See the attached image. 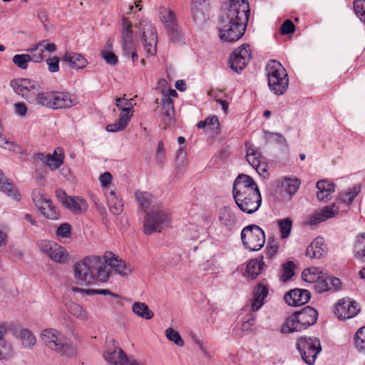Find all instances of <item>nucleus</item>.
Wrapping results in <instances>:
<instances>
[{
  "label": "nucleus",
  "mask_w": 365,
  "mask_h": 365,
  "mask_svg": "<svg viewBox=\"0 0 365 365\" xmlns=\"http://www.w3.org/2000/svg\"><path fill=\"white\" fill-rule=\"evenodd\" d=\"M108 267L121 276H125L132 271L131 268L118 256L111 252H106L103 257L88 256L83 261L76 262L75 277L82 284H92L96 281L106 282L110 277Z\"/></svg>",
  "instance_id": "1"
},
{
  "label": "nucleus",
  "mask_w": 365,
  "mask_h": 365,
  "mask_svg": "<svg viewBox=\"0 0 365 365\" xmlns=\"http://www.w3.org/2000/svg\"><path fill=\"white\" fill-rule=\"evenodd\" d=\"M250 13L247 0H229L225 3L217 25L220 38L227 43L240 39L245 32Z\"/></svg>",
  "instance_id": "2"
},
{
  "label": "nucleus",
  "mask_w": 365,
  "mask_h": 365,
  "mask_svg": "<svg viewBox=\"0 0 365 365\" xmlns=\"http://www.w3.org/2000/svg\"><path fill=\"white\" fill-rule=\"evenodd\" d=\"M232 194L239 209L247 214L255 212L262 204L259 189L250 175L240 174L236 178Z\"/></svg>",
  "instance_id": "3"
},
{
  "label": "nucleus",
  "mask_w": 365,
  "mask_h": 365,
  "mask_svg": "<svg viewBox=\"0 0 365 365\" xmlns=\"http://www.w3.org/2000/svg\"><path fill=\"white\" fill-rule=\"evenodd\" d=\"M41 338L44 344L61 356H73L76 349L71 339L56 329H46L41 331Z\"/></svg>",
  "instance_id": "4"
},
{
  "label": "nucleus",
  "mask_w": 365,
  "mask_h": 365,
  "mask_svg": "<svg viewBox=\"0 0 365 365\" xmlns=\"http://www.w3.org/2000/svg\"><path fill=\"white\" fill-rule=\"evenodd\" d=\"M318 319L317 311L309 306L292 314L282 326L281 332L284 334L301 331L316 324Z\"/></svg>",
  "instance_id": "5"
},
{
  "label": "nucleus",
  "mask_w": 365,
  "mask_h": 365,
  "mask_svg": "<svg viewBox=\"0 0 365 365\" xmlns=\"http://www.w3.org/2000/svg\"><path fill=\"white\" fill-rule=\"evenodd\" d=\"M296 347L302 359L308 365H313L322 351L320 340L314 336H301Z\"/></svg>",
  "instance_id": "6"
},
{
  "label": "nucleus",
  "mask_w": 365,
  "mask_h": 365,
  "mask_svg": "<svg viewBox=\"0 0 365 365\" xmlns=\"http://www.w3.org/2000/svg\"><path fill=\"white\" fill-rule=\"evenodd\" d=\"M241 240L246 249L251 251H258L264 245L265 233L258 225H249L242 229Z\"/></svg>",
  "instance_id": "7"
},
{
  "label": "nucleus",
  "mask_w": 365,
  "mask_h": 365,
  "mask_svg": "<svg viewBox=\"0 0 365 365\" xmlns=\"http://www.w3.org/2000/svg\"><path fill=\"white\" fill-rule=\"evenodd\" d=\"M170 222L169 215L162 210H156L146 214L143 222L144 232L146 235H151L155 232H160L168 227Z\"/></svg>",
  "instance_id": "8"
},
{
  "label": "nucleus",
  "mask_w": 365,
  "mask_h": 365,
  "mask_svg": "<svg viewBox=\"0 0 365 365\" xmlns=\"http://www.w3.org/2000/svg\"><path fill=\"white\" fill-rule=\"evenodd\" d=\"M10 86L16 94L30 102H33L34 96L41 90V86L37 81L29 78L11 80Z\"/></svg>",
  "instance_id": "9"
},
{
  "label": "nucleus",
  "mask_w": 365,
  "mask_h": 365,
  "mask_svg": "<svg viewBox=\"0 0 365 365\" xmlns=\"http://www.w3.org/2000/svg\"><path fill=\"white\" fill-rule=\"evenodd\" d=\"M38 247L42 252L57 263L65 264L70 259L68 252L54 242L43 240L38 243Z\"/></svg>",
  "instance_id": "10"
},
{
  "label": "nucleus",
  "mask_w": 365,
  "mask_h": 365,
  "mask_svg": "<svg viewBox=\"0 0 365 365\" xmlns=\"http://www.w3.org/2000/svg\"><path fill=\"white\" fill-rule=\"evenodd\" d=\"M56 196L64 207L76 215L86 212L88 208V205L83 197L69 196L61 188L56 190Z\"/></svg>",
  "instance_id": "11"
},
{
  "label": "nucleus",
  "mask_w": 365,
  "mask_h": 365,
  "mask_svg": "<svg viewBox=\"0 0 365 365\" xmlns=\"http://www.w3.org/2000/svg\"><path fill=\"white\" fill-rule=\"evenodd\" d=\"M251 58V51L248 44H243L236 48L230 57V68L240 73L247 66Z\"/></svg>",
  "instance_id": "12"
},
{
  "label": "nucleus",
  "mask_w": 365,
  "mask_h": 365,
  "mask_svg": "<svg viewBox=\"0 0 365 365\" xmlns=\"http://www.w3.org/2000/svg\"><path fill=\"white\" fill-rule=\"evenodd\" d=\"M160 14L161 21L167 29L170 40L174 42L179 41L180 33L175 12L170 9H163Z\"/></svg>",
  "instance_id": "13"
},
{
  "label": "nucleus",
  "mask_w": 365,
  "mask_h": 365,
  "mask_svg": "<svg viewBox=\"0 0 365 365\" xmlns=\"http://www.w3.org/2000/svg\"><path fill=\"white\" fill-rule=\"evenodd\" d=\"M359 310L358 303L350 299H342L336 304L334 314L339 319H346L356 316Z\"/></svg>",
  "instance_id": "14"
},
{
  "label": "nucleus",
  "mask_w": 365,
  "mask_h": 365,
  "mask_svg": "<svg viewBox=\"0 0 365 365\" xmlns=\"http://www.w3.org/2000/svg\"><path fill=\"white\" fill-rule=\"evenodd\" d=\"M210 0H192L191 13L195 22L199 24L205 23L209 18Z\"/></svg>",
  "instance_id": "15"
},
{
  "label": "nucleus",
  "mask_w": 365,
  "mask_h": 365,
  "mask_svg": "<svg viewBox=\"0 0 365 365\" xmlns=\"http://www.w3.org/2000/svg\"><path fill=\"white\" fill-rule=\"evenodd\" d=\"M63 150L61 148H57L52 155L44 154L43 153L36 154V159L43 162L51 170L58 168L63 164Z\"/></svg>",
  "instance_id": "16"
},
{
  "label": "nucleus",
  "mask_w": 365,
  "mask_h": 365,
  "mask_svg": "<svg viewBox=\"0 0 365 365\" xmlns=\"http://www.w3.org/2000/svg\"><path fill=\"white\" fill-rule=\"evenodd\" d=\"M311 298L307 289H294L285 294L284 299L289 306L297 307L307 304Z\"/></svg>",
  "instance_id": "17"
},
{
  "label": "nucleus",
  "mask_w": 365,
  "mask_h": 365,
  "mask_svg": "<svg viewBox=\"0 0 365 365\" xmlns=\"http://www.w3.org/2000/svg\"><path fill=\"white\" fill-rule=\"evenodd\" d=\"M339 213V207L336 203L327 205L321 210L317 211L313 215L310 216L309 224L315 225L324 222L329 218L334 217Z\"/></svg>",
  "instance_id": "18"
},
{
  "label": "nucleus",
  "mask_w": 365,
  "mask_h": 365,
  "mask_svg": "<svg viewBox=\"0 0 365 365\" xmlns=\"http://www.w3.org/2000/svg\"><path fill=\"white\" fill-rule=\"evenodd\" d=\"M62 61L73 69H82L88 64V61L82 54L72 51L66 52L62 57Z\"/></svg>",
  "instance_id": "19"
},
{
  "label": "nucleus",
  "mask_w": 365,
  "mask_h": 365,
  "mask_svg": "<svg viewBox=\"0 0 365 365\" xmlns=\"http://www.w3.org/2000/svg\"><path fill=\"white\" fill-rule=\"evenodd\" d=\"M340 284L341 282L338 278L324 276L323 273L317 282L314 284V289L317 292L322 293L331 289H336L339 287Z\"/></svg>",
  "instance_id": "20"
},
{
  "label": "nucleus",
  "mask_w": 365,
  "mask_h": 365,
  "mask_svg": "<svg viewBox=\"0 0 365 365\" xmlns=\"http://www.w3.org/2000/svg\"><path fill=\"white\" fill-rule=\"evenodd\" d=\"M316 187L318 189L317 197L319 201L327 202L331 200V194L335 190L334 182L327 180H322L317 182Z\"/></svg>",
  "instance_id": "21"
},
{
  "label": "nucleus",
  "mask_w": 365,
  "mask_h": 365,
  "mask_svg": "<svg viewBox=\"0 0 365 365\" xmlns=\"http://www.w3.org/2000/svg\"><path fill=\"white\" fill-rule=\"evenodd\" d=\"M75 105L71 96L66 92H53L52 109H62L72 107Z\"/></svg>",
  "instance_id": "22"
},
{
  "label": "nucleus",
  "mask_w": 365,
  "mask_h": 365,
  "mask_svg": "<svg viewBox=\"0 0 365 365\" xmlns=\"http://www.w3.org/2000/svg\"><path fill=\"white\" fill-rule=\"evenodd\" d=\"M105 359L111 365H130L133 360L129 361L127 355L122 349L111 351H107L103 354Z\"/></svg>",
  "instance_id": "23"
},
{
  "label": "nucleus",
  "mask_w": 365,
  "mask_h": 365,
  "mask_svg": "<svg viewBox=\"0 0 365 365\" xmlns=\"http://www.w3.org/2000/svg\"><path fill=\"white\" fill-rule=\"evenodd\" d=\"M266 76L268 81L275 80L282 77H288L285 68L282 64L274 60L269 61L265 68Z\"/></svg>",
  "instance_id": "24"
},
{
  "label": "nucleus",
  "mask_w": 365,
  "mask_h": 365,
  "mask_svg": "<svg viewBox=\"0 0 365 365\" xmlns=\"http://www.w3.org/2000/svg\"><path fill=\"white\" fill-rule=\"evenodd\" d=\"M219 220L227 230H232L237 224V217L230 207L225 206L219 210Z\"/></svg>",
  "instance_id": "25"
},
{
  "label": "nucleus",
  "mask_w": 365,
  "mask_h": 365,
  "mask_svg": "<svg viewBox=\"0 0 365 365\" xmlns=\"http://www.w3.org/2000/svg\"><path fill=\"white\" fill-rule=\"evenodd\" d=\"M267 287L259 284L254 289L251 309L253 312L259 310L264 304V299L268 294Z\"/></svg>",
  "instance_id": "26"
},
{
  "label": "nucleus",
  "mask_w": 365,
  "mask_h": 365,
  "mask_svg": "<svg viewBox=\"0 0 365 365\" xmlns=\"http://www.w3.org/2000/svg\"><path fill=\"white\" fill-rule=\"evenodd\" d=\"M123 29L121 31V37L123 41V50H129L133 48L132 38V24L125 17L122 19Z\"/></svg>",
  "instance_id": "27"
},
{
  "label": "nucleus",
  "mask_w": 365,
  "mask_h": 365,
  "mask_svg": "<svg viewBox=\"0 0 365 365\" xmlns=\"http://www.w3.org/2000/svg\"><path fill=\"white\" fill-rule=\"evenodd\" d=\"M324 239L322 237H317L307 247L306 255L310 258L319 259L324 253Z\"/></svg>",
  "instance_id": "28"
},
{
  "label": "nucleus",
  "mask_w": 365,
  "mask_h": 365,
  "mask_svg": "<svg viewBox=\"0 0 365 365\" xmlns=\"http://www.w3.org/2000/svg\"><path fill=\"white\" fill-rule=\"evenodd\" d=\"M163 115L165 117V123L168 125L174 122V105L172 98L168 95H163L161 99Z\"/></svg>",
  "instance_id": "29"
},
{
  "label": "nucleus",
  "mask_w": 365,
  "mask_h": 365,
  "mask_svg": "<svg viewBox=\"0 0 365 365\" xmlns=\"http://www.w3.org/2000/svg\"><path fill=\"white\" fill-rule=\"evenodd\" d=\"M0 190L6 193L9 197L14 198L15 200L19 201L21 199V196L18 192V190L14 185L10 182L4 175L3 172L0 170Z\"/></svg>",
  "instance_id": "30"
},
{
  "label": "nucleus",
  "mask_w": 365,
  "mask_h": 365,
  "mask_svg": "<svg viewBox=\"0 0 365 365\" xmlns=\"http://www.w3.org/2000/svg\"><path fill=\"white\" fill-rule=\"evenodd\" d=\"M106 198L110 211L113 215H120L123 210V205L122 202L118 199L115 192L110 190L106 194Z\"/></svg>",
  "instance_id": "31"
},
{
  "label": "nucleus",
  "mask_w": 365,
  "mask_h": 365,
  "mask_svg": "<svg viewBox=\"0 0 365 365\" xmlns=\"http://www.w3.org/2000/svg\"><path fill=\"white\" fill-rule=\"evenodd\" d=\"M268 86L270 90L276 95H282L287 90L289 86L288 77L275 78V80L268 81Z\"/></svg>",
  "instance_id": "32"
},
{
  "label": "nucleus",
  "mask_w": 365,
  "mask_h": 365,
  "mask_svg": "<svg viewBox=\"0 0 365 365\" xmlns=\"http://www.w3.org/2000/svg\"><path fill=\"white\" fill-rule=\"evenodd\" d=\"M141 40L145 42V45L153 46L157 44V33L155 29L151 24H145L143 26Z\"/></svg>",
  "instance_id": "33"
},
{
  "label": "nucleus",
  "mask_w": 365,
  "mask_h": 365,
  "mask_svg": "<svg viewBox=\"0 0 365 365\" xmlns=\"http://www.w3.org/2000/svg\"><path fill=\"white\" fill-rule=\"evenodd\" d=\"M38 210L41 214L48 219L55 220L59 218V212L53 205V202L50 199L44 201L43 204L38 208Z\"/></svg>",
  "instance_id": "34"
},
{
  "label": "nucleus",
  "mask_w": 365,
  "mask_h": 365,
  "mask_svg": "<svg viewBox=\"0 0 365 365\" xmlns=\"http://www.w3.org/2000/svg\"><path fill=\"white\" fill-rule=\"evenodd\" d=\"M132 310L135 315L147 320L151 319L154 317L153 312L144 302H134L132 306Z\"/></svg>",
  "instance_id": "35"
},
{
  "label": "nucleus",
  "mask_w": 365,
  "mask_h": 365,
  "mask_svg": "<svg viewBox=\"0 0 365 365\" xmlns=\"http://www.w3.org/2000/svg\"><path fill=\"white\" fill-rule=\"evenodd\" d=\"M281 185L287 194L292 196L297 192L300 185V180L297 178L284 177Z\"/></svg>",
  "instance_id": "36"
},
{
  "label": "nucleus",
  "mask_w": 365,
  "mask_h": 365,
  "mask_svg": "<svg viewBox=\"0 0 365 365\" xmlns=\"http://www.w3.org/2000/svg\"><path fill=\"white\" fill-rule=\"evenodd\" d=\"M264 265V263L262 261V258L261 259H251L247 264L246 273L252 278H255L262 272Z\"/></svg>",
  "instance_id": "37"
},
{
  "label": "nucleus",
  "mask_w": 365,
  "mask_h": 365,
  "mask_svg": "<svg viewBox=\"0 0 365 365\" xmlns=\"http://www.w3.org/2000/svg\"><path fill=\"white\" fill-rule=\"evenodd\" d=\"M322 274L323 272L319 267H311L303 270L302 278L305 282L316 284Z\"/></svg>",
  "instance_id": "38"
},
{
  "label": "nucleus",
  "mask_w": 365,
  "mask_h": 365,
  "mask_svg": "<svg viewBox=\"0 0 365 365\" xmlns=\"http://www.w3.org/2000/svg\"><path fill=\"white\" fill-rule=\"evenodd\" d=\"M115 106L121 110L120 115H128L131 119L133 115V103L130 100L125 98H118L115 99Z\"/></svg>",
  "instance_id": "39"
},
{
  "label": "nucleus",
  "mask_w": 365,
  "mask_h": 365,
  "mask_svg": "<svg viewBox=\"0 0 365 365\" xmlns=\"http://www.w3.org/2000/svg\"><path fill=\"white\" fill-rule=\"evenodd\" d=\"M354 257L365 262V233H361L356 237L354 247Z\"/></svg>",
  "instance_id": "40"
},
{
  "label": "nucleus",
  "mask_w": 365,
  "mask_h": 365,
  "mask_svg": "<svg viewBox=\"0 0 365 365\" xmlns=\"http://www.w3.org/2000/svg\"><path fill=\"white\" fill-rule=\"evenodd\" d=\"M130 120V119L128 118V115H119L118 120L115 123L108 124L106 129L108 132L111 133L123 131L125 129Z\"/></svg>",
  "instance_id": "41"
},
{
  "label": "nucleus",
  "mask_w": 365,
  "mask_h": 365,
  "mask_svg": "<svg viewBox=\"0 0 365 365\" xmlns=\"http://www.w3.org/2000/svg\"><path fill=\"white\" fill-rule=\"evenodd\" d=\"M53 92H40L36 94L33 102L43 107L52 108Z\"/></svg>",
  "instance_id": "42"
},
{
  "label": "nucleus",
  "mask_w": 365,
  "mask_h": 365,
  "mask_svg": "<svg viewBox=\"0 0 365 365\" xmlns=\"http://www.w3.org/2000/svg\"><path fill=\"white\" fill-rule=\"evenodd\" d=\"M135 197L139 206L144 210H146L152 202L153 196L148 192L137 190Z\"/></svg>",
  "instance_id": "43"
},
{
  "label": "nucleus",
  "mask_w": 365,
  "mask_h": 365,
  "mask_svg": "<svg viewBox=\"0 0 365 365\" xmlns=\"http://www.w3.org/2000/svg\"><path fill=\"white\" fill-rule=\"evenodd\" d=\"M360 190L361 187L359 185H355L350 188L347 192L341 193L339 196V200L346 205H349L352 203Z\"/></svg>",
  "instance_id": "44"
},
{
  "label": "nucleus",
  "mask_w": 365,
  "mask_h": 365,
  "mask_svg": "<svg viewBox=\"0 0 365 365\" xmlns=\"http://www.w3.org/2000/svg\"><path fill=\"white\" fill-rule=\"evenodd\" d=\"M198 128H206L212 131H217L220 128V123L216 115L209 116L205 120L197 123Z\"/></svg>",
  "instance_id": "45"
},
{
  "label": "nucleus",
  "mask_w": 365,
  "mask_h": 365,
  "mask_svg": "<svg viewBox=\"0 0 365 365\" xmlns=\"http://www.w3.org/2000/svg\"><path fill=\"white\" fill-rule=\"evenodd\" d=\"M264 138L267 142H273L279 145L287 146L286 138L280 133L264 130Z\"/></svg>",
  "instance_id": "46"
},
{
  "label": "nucleus",
  "mask_w": 365,
  "mask_h": 365,
  "mask_svg": "<svg viewBox=\"0 0 365 365\" xmlns=\"http://www.w3.org/2000/svg\"><path fill=\"white\" fill-rule=\"evenodd\" d=\"M22 344L26 348H31L36 344V337L29 329H24L20 331Z\"/></svg>",
  "instance_id": "47"
},
{
  "label": "nucleus",
  "mask_w": 365,
  "mask_h": 365,
  "mask_svg": "<svg viewBox=\"0 0 365 365\" xmlns=\"http://www.w3.org/2000/svg\"><path fill=\"white\" fill-rule=\"evenodd\" d=\"M354 344L359 351L365 352V327L360 328L355 334Z\"/></svg>",
  "instance_id": "48"
},
{
  "label": "nucleus",
  "mask_w": 365,
  "mask_h": 365,
  "mask_svg": "<svg viewBox=\"0 0 365 365\" xmlns=\"http://www.w3.org/2000/svg\"><path fill=\"white\" fill-rule=\"evenodd\" d=\"M278 225L281 233V237L282 239L287 238L291 232V229L292 226V221L290 218L287 217L284 219L279 220L278 221Z\"/></svg>",
  "instance_id": "49"
},
{
  "label": "nucleus",
  "mask_w": 365,
  "mask_h": 365,
  "mask_svg": "<svg viewBox=\"0 0 365 365\" xmlns=\"http://www.w3.org/2000/svg\"><path fill=\"white\" fill-rule=\"evenodd\" d=\"M30 52L29 57L31 58V61L35 63L41 62L44 57L43 51L40 46L39 43L35 45L34 47L31 48L28 50Z\"/></svg>",
  "instance_id": "50"
},
{
  "label": "nucleus",
  "mask_w": 365,
  "mask_h": 365,
  "mask_svg": "<svg viewBox=\"0 0 365 365\" xmlns=\"http://www.w3.org/2000/svg\"><path fill=\"white\" fill-rule=\"evenodd\" d=\"M165 336L167 339L173 342L178 346H182L184 345V341L182 340L180 334L173 329V328H168L165 330Z\"/></svg>",
  "instance_id": "51"
},
{
  "label": "nucleus",
  "mask_w": 365,
  "mask_h": 365,
  "mask_svg": "<svg viewBox=\"0 0 365 365\" xmlns=\"http://www.w3.org/2000/svg\"><path fill=\"white\" fill-rule=\"evenodd\" d=\"M68 310L71 314L81 320H86L88 317L87 312L85 311L83 308L78 304H71L68 307Z\"/></svg>",
  "instance_id": "52"
},
{
  "label": "nucleus",
  "mask_w": 365,
  "mask_h": 365,
  "mask_svg": "<svg viewBox=\"0 0 365 365\" xmlns=\"http://www.w3.org/2000/svg\"><path fill=\"white\" fill-rule=\"evenodd\" d=\"M14 64L21 69H25L28 67V63L31 61L29 54H16L12 58Z\"/></svg>",
  "instance_id": "53"
},
{
  "label": "nucleus",
  "mask_w": 365,
  "mask_h": 365,
  "mask_svg": "<svg viewBox=\"0 0 365 365\" xmlns=\"http://www.w3.org/2000/svg\"><path fill=\"white\" fill-rule=\"evenodd\" d=\"M6 332V327L4 324H0V359L9 350V346L4 338Z\"/></svg>",
  "instance_id": "54"
},
{
  "label": "nucleus",
  "mask_w": 365,
  "mask_h": 365,
  "mask_svg": "<svg viewBox=\"0 0 365 365\" xmlns=\"http://www.w3.org/2000/svg\"><path fill=\"white\" fill-rule=\"evenodd\" d=\"M294 263L292 262H287L283 265V271L281 275V279L283 282L289 280L294 275Z\"/></svg>",
  "instance_id": "55"
},
{
  "label": "nucleus",
  "mask_w": 365,
  "mask_h": 365,
  "mask_svg": "<svg viewBox=\"0 0 365 365\" xmlns=\"http://www.w3.org/2000/svg\"><path fill=\"white\" fill-rule=\"evenodd\" d=\"M354 9L360 20L365 23V0H355Z\"/></svg>",
  "instance_id": "56"
},
{
  "label": "nucleus",
  "mask_w": 365,
  "mask_h": 365,
  "mask_svg": "<svg viewBox=\"0 0 365 365\" xmlns=\"http://www.w3.org/2000/svg\"><path fill=\"white\" fill-rule=\"evenodd\" d=\"M278 251V244L273 238H269L266 247V257L272 259Z\"/></svg>",
  "instance_id": "57"
},
{
  "label": "nucleus",
  "mask_w": 365,
  "mask_h": 365,
  "mask_svg": "<svg viewBox=\"0 0 365 365\" xmlns=\"http://www.w3.org/2000/svg\"><path fill=\"white\" fill-rule=\"evenodd\" d=\"M60 58L57 56L49 57L46 59V64L51 73H56L59 71Z\"/></svg>",
  "instance_id": "58"
},
{
  "label": "nucleus",
  "mask_w": 365,
  "mask_h": 365,
  "mask_svg": "<svg viewBox=\"0 0 365 365\" xmlns=\"http://www.w3.org/2000/svg\"><path fill=\"white\" fill-rule=\"evenodd\" d=\"M56 234L58 237L68 238L71 236V225L68 223L61 224L56 230Z\"/></svg>",
  "instance_id": "59"
},
{
  "label": "nucleus",
  "mask_w": 365,
  "mask_h": 365,
  "mask_svg": "<svg viewBox=\"0 0 365 365\" xmlns=\"http://www.w3.org/2000/svg\"><path fill=\"white\" fill-rule=\"evenodd\" d=\"M32 198L35 205L38 209L46 201L48 198L41 192L39 190H34L32 192Z\"/></svg>",
  "instance_id": "60"
},
{
  "label": "nucleus",
  "mask_w": 365,
  "mask_h": 365,
  "mask_svg": "<svg viewBox=\"0 0 365 365\" xmlns=\"http://www.w3.org/2000/svg\"><path fill=\"white\" fill-rule=\"evenodd\" d=\"M280 31L283 35L293 34L295 31V26L291 20L287 19L282 24Z\"/></svg>",
  "instance_id": "61"
},
{
  "label": "nucleus",
  "mask_w": 365,
  "mask_h": 365,
  "mask_svg": "<svg viewBox=\"0 0 365 365\" xmlns=\"http://www.w3.org/2000/svg\"><path fill=\"white\" fill-rule=\"evenodd\" d=\"M102 57L110 65L114 66L118 63L117 56L111 51H103Z\"/></svg>",
  "instance_id": "62"
},
{
  "label": "nucleus",
  "mask_w": 365,
  "mask_h": 365,
  "mask_svg": "<svg viewBox=\"0 0 365 365\" xmlns=\"http://www.w3.org/2000/svg\"><path fill=\"white\" fill-rule=\"evenodd\" d=\"M43 53L45 51L48 53H54L56 51V46L53 43H50L48 40H43L39 42Z\"/></svg>",
  "instance_id": "63"
},
{
  "label": "nucleus",
  "mask_w": 365,
  "mask_h": 365,
  "mask_svg": "<svg viewBox=\"0 0 365 365\" xmlns=\"http://www.w3.org/2000/svg\"><path fill=\"white\" fill-rule=\"evenodd\" d=\"M112 180V175L109 172H106L100 176V182L102 187L108 186Z\"/></svg>",
  "instance_id": "64"
}]
</instances>
